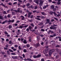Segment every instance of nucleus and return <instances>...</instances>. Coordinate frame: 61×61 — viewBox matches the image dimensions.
<instances>
[{
	"label": "nucleus",
	"instance_id": "12",
	"mask_svg": "<svg viewBox=\"0 0 61 61\" xmlns=\"http://www.w3.org/2000/svg\"><path fill=\"white\" fill-rule=\"evenodd\" d=\"M33 57L34 58H37V55H34L33 56Z\"/></svg>",
	"mask_w": 61,
	"mask_h": 61
},
{
	"label": "nucleus",
	"instance_id": "9",
	"mask_svg": "<svg viewBox=\"0 0 61 61\" xmlns=\"http://www.w3.org/2000/svg\"><path fill=\"white\" fill-rule=\"evenodd\" d=\"M37 58H38V57H40L41 56V54H38L37 55Z\"/></svg>",
	"mask_w": 61,
	"mask_h": 61
},
{
	"label": "nucleus",
	"instance_id": "15",
	"mask_svg": "<svg viewBox=\"0 0 61 61\" xmlns=\"http://www.w3.org/2000/svg\"><path fill=\"white\" fill-rule=\"evenodd\" d=\"M56 50L57 52H59V49L57 48H56Z\"/></svg>",
	"mask_w": 61,
	"mask_h": 61
},
{
	"label": "nucleus",
	"instance_id": "55",
	"mask_svg": "<svg viewBox=\"0 0 61 61\" xmlns=\"http://www.w3.org/2000/svg\"><path fill=\"white\" fill-rule=\"evenodd\" d=\"M50 29H51L52 30V29H53V27L52 26L50 27Z\"/></svg>",
	"mask_w": 61,
	"mask_h": 61
},
{
	"label": "nucleus",
	"instance_id": "49",
	"mask_svg": "<svg viewBox=\"0 0 61 61\" xmlns=\"http://www.w3.org/2000/svg\"><path fill=\"white\" fill-rule=\"evenodd\" d=\"M59 41H61V37H60V38H59Z\"/></svg>",
	"mask_w": 61,
	"mask_h": 61
},
{
	"label": "nucleus",
	"instance_id": "38",
	"mask_svg": "<svg viewBox=\"0 0 61 61\" xmlns=\"http://www.w3.org/2000/svg\"><path fill=\"white\" fill-rule=\"evenodd\" d=\"M36 17H37V18H41V16H37Z\"/></svg>",
	"mask_w": 61,
	"mask_h": 61
},
{
	"label": "nucleus",
	"instance_id": "51",
	"mask_svg": "<svg viewBox=\"0 0 61 61\" xmlns=\"http://www.w3.org/2000/svg\"><path fill=\"white\" fill-rule=\"evenodd\" d=\"M37 28V26H36L35 27L34 29H36Z\"/></svg>",
	"mask_w": 61,
	"mask_h": 61
},
{
	"label": "nucleus",
	"instance_id": "53",
	"mask_svg": "<svg viewBox=\"0 0 61 61\" xmlns=\"http://www.w3.org/2000/svg\"><path fill=\"white\" fill-rule=\"evenodd\" d=\"M28 26V25H25L24 26V27H26Z\"/></svg>",
	"mask_w": 61,
	"mask_h": 61
},
{
	"label": "nucleus",
	"instance_id": "44",
	"mask_svg": "<svg viewBox=\"0 0 61 61\" xmlns=\"http://www.w3.org/2000/svg\"><path fill=\"white\" fill-rule=\"evenodd\" d=\"M32 13L29 12V13L28 14L30 15H32Z\"/></svg>",
	"mask_w": 61,
	"mask_h": 61
},
{
	"label": "nucleus",
	"instance_id": "21",
	"mask_svg": "<svg viewBox=\"0 0 61 61\" xmlns=\"http://www.w3.org/2000/svg\"><path fill=\"white\" fill-rule=\"evenodd\" d=\"M23 52L24 53H26V52H27V51L25 49H24L23 50Z\"/></svg>",
	"mask_w": 61,
	"mask_h": 61
},
{
	"label": "nucleus",
	"instance_id": "14",
	"mask_svg": "<svg viewBox=\"0 0 61 61\" xmlns=\"http://www.w3.org/2000/svg\"><path fill=\"white\" fill-rule=\"evenodd\" d=\"M23 43H24V44H27V42H26V40H24V41H23Z\"/></svg>",
	"mask_w": 61,
	"mask_h": 61
},
{
	"label": "nucleus",
	"instance_id": "35",
	"mask_svg": "<svg viewBox=\"0 0 61 61\" xmlns=\"http://www.w3.org/2000/svg\"><path fill=\"white\" fill-rule=\"evenodd\" d=\"M60 37L59 36H58V37H56V39H59V38Z\"/></svg>",
	"mask_w": 61,
	"mask_h": 61
},
{
	"label": "nucleus",
	"instance_id": "52",
	"mask_svg": "<svg viewBox=\"0 0 61 61\" xmlns=\"http://www.w3.org/2000/svg\"><path fill=\"white\" fill-rule=\"evenodd\" d=\"M8 23H11V21L10 20H9L8 21Z\"/></svg>",
	"mask_w": 61,
	"mask_h": 61
},
{
	"label": "nucleus",
	"instance_id": "18",
	"mask_svg": "<svg viewBox=\"0 0 61 61\" xmlns=\"http://www.w3.org/2000/svg\"><path fill=\"white\" fill-rule=\"evenodd\" d=\"M30 5V4L29 3H28L26 4V5L27 6H29V5Z\"/></svg>",
	"mask_w": 61,
	"mask_h": 61
},
{
	"label": "nucleus",
	"instance_id": "58",
	"mask_svg": "<svg viewBox=\"0 0 61 61\" xmlns=\"http://www.w3.org/2000/svg\"><path fill=\"white\" fill-rule=\"evenodd\" d=\"M14 26H17V25H18V24H16V23H15V24H14Z\"/></svg>",
	"mask_w": 61,
	"mask_h": 61
},
{
	"label": "nucleus",
	"instance_id": "63",
	"mask_svg": "<svg viewBox=\"0 0 61 61\" xmlns=\"http://www.w3.org/2000/svg\"><path fill=\"white\" fill-rule=\"evenodd\" d=\"M6 42H8L9 41V40L8 39H6Z\"/></svg>",
	"mask_w": 61,
	"mask_h": 61
},
{
	"label": "nucleus",
	"instance_id": "47",
	"mask_svg": "<svg viewBox=\"0 0 61 61\" xmlns=\"http://www.w3.org/2000/svg\"><path fill=\"white\" fill-rule=\"evenodd\" d=\"M22 7H23V8H25V5H24L22 6Z\"/></svg>",
	"mask_w": 61,
	"mask_h": 61
},
{
	"label": "nucleus",
	"instance_id": "19",
	"mask_svg": "<svg viewBox=\"0 0 61 61\" xmlns=\"http://www.w3.org/2000/svg\"><path fill=\"white\" fill-rule=\"evenodd\" d=\"M30 45H29V44H26V47H30Z\"/></svg>",
	"mask_w": 61,
	"mask_h": 61
},
{
	"label": "nucleus",
	"instance_id": "24",
	"mask_svg": "<svg viewBox=\"0 0 61 61\" xmlns=\"http://www.w3.org/2000/svg\"><path fill=\"white\" fill-rule=\"evenodd\" d=\"M9 45L8 44H6L5 46V47L6 48H8V46H9Z\"/></svg>",
	"mask_w": 61,
	"mask_h": 61
},
{
	"label": "nucleus",
	"instance_id": "26",
	"mask_svg": "<svg viewBox=\"0 0 61 61\" xmlns=\"http://www.w3.org/2000/svg\"><path fill=\"white\" fill-rule=\"evenodd\" d=\"M9 51L10 52H13V51L11 49H9Z\"/></svg>",
	"mask_w": 61,
	"mask_h": 61
},
{
	"label": "nucleus",
	"instance_id": "41",
	"mask_svg": "<svg viewBox=\"0 0 61 61\" xmlns=\"http://www.w3.org/2000/svg\"><path fill=\"white\" fill-rule=\"evenodd\" d=\"M15 47L16 48H17L18 47V45H15Z\"/></svg>",
	"mask_w": 61,
	"mask_h": 61
},
{
	"label": "nucleus",
	"instance_id": "45",
	"mask_svg": "<svg viewBox=\"0 0 61 61\" xmlns=\"http://www.w3.org/2000/svg\"><path fill=\"white\" fill-rule=\"evenodd\" d=\"M17 4V2H14L13 4L15 5V4Z\"/></svg>",
	"mask_w": 61,
	"mask_h": 61
},
{
	"label": "nucleus",
	"instance_id": "23",
	"mask_svg": "<svg viewBox=\"0 0 61 61\" xmlns=\"http://www.w3.org/2000/svg\"><path fill=\"white\" fill-rule=\"evenodd\" d=\"M17 32L18 34H20L21 33L20 32V31L19 30H18Z\"/></svg>",
	"mask_w": 61,
	"mask_h": 61
},
{
	"label": "nucleus",
	"instance_id": "2",
	"mask_svg": "<svg viewBox=\"0 0 61 61\" xmlns=\"http://www.w3.org/2000/svg\"><path fill=\"white\" fill-rule=\"evenodd\" d=\"M43 2L42 1H40L39 3V5L40 6H42V4H43Z\"/></svg>",
	"mask_w": 61,
	"mask_h": 61
},
{
	"label": "nucleus",
	"instance_id": "29",
	"mask_svg": "<svg viewBox=\"0 0 61 61\" xmlns=\"http://www.w3.org/2000/svg\"><path fill=\"white\" fill-rule=\"evenodd\" d=\"M54 7L55 6H54V5H52L51 6V8L52 9H54Z\"/></svg>",
	"mask_w": 61,
	"mask_h": 61
},
{
	"label": "nucleus",
	"instance_id": "20",
	"mask_svg": "<svg viewBox=\"0 0 61 61\" xmlns=\"http://www.w3.org/2000/svg\"><path fill=\"white\" fill-rule=\"evenodd\" d=\"M7 53L8 54V55H10V53L9 52V51H7Z\"/></svg>",
	"mask_w": 61,
	"mask_h": 61
},
{
	"label": "nucleus",
	"instance_id": "10",
	"mask_svg": "<svg viewBox=\"0 0 61 61\" xmlns=\"http://www.w3.org/2000/svg\"><path fill=\"white\" fill-rule=\"evenodd\" d=\"M0 5H2V6H3V7H5V5H4V4H3V3H2L0 4Z\"/></svg>",
	"mask_w": 61,
	"mask_h": 61
},
{
	"label": "nucleus",
	"instance_id": "27",
	"mask_svg": "<svg viewBox=\"0 0 61 61\" xmlns=\"http://www.w3.org/2000/svg\"><path fill=\"white\" fill-rule=\"evenodd\" d=\"M41 14L42 15H45V13L44 12H41Z\"/></svg>",
	"mask_w": 61,
	"mask_h": 61
},
{
	"label": "nucleus",
	"instance_id": "8",
	"mask_svg": "<svg viewBox=\"0 0 61 61\" xmlns=\"http://www.w3.org/2000/svg\"><path fill=\"white\" fill-rule=\"evenodd\" d=\"M32 39V37H29V40L30 42L31 41V39Z\"/></svg>",
	"mask_w": 61,
	"mask_h": 61
},
{
	"label": "nucleus",
	"instance_id": "13",
	"mask_svg": "<svg viewBox=\"0 0 61 61\" xmlns=\"http://www.w3.org/2000/svg\"><path fill=\"white\" fill-rule=\"evenodd\" d=\"M23 27V25L20 26L19 27V28H21V29H22Z\"/></svg>",
	"mask_w": 61,
	"mask_h": 61
},
{
	"label": "nucleus",
	"instance_id": "36",
	"mask_svg": "<svg viewBox=\"0 0 61 61\" xmlns=\"http://www.w3.org/2000/svg\"><path fill=\"white\" fill-rule=\"evenodd\" d=\"M41 31L42 32H45V30H44V29H41Z\"/></svg>",
	"mask_w": 61,
	"mask_h": 61
},
{
	"label": "nucleus",
	"instance_id": "1",
	"mask_svg": "<svg viewBox=\"0 0 61 61\" xmlns=\"http://www.w3.org/2000/svg\"><path fill=\"white\" fill-rule=\"evenodd\" d=\"M50 48L48 49H47V51H48H48H50L49 53V56H51V54H52V53L54 52L55 51V49H52L51 50H50Z\"/></svg>",
	"mask_w": 61,
	"mask_h": 61
},
{
	"label": "nucleus",
	"instance_id": "61",
	"mask_svg": "<svg viewBox=\"0 0 61 61\" xmlns=\"http://www.w3.org/2000/svg\"><path fill=\"white\" fill-rule=\"evenodd\" d=\"M55 21V20L54 19H52L51 20V22H54Z\"/></svg>",
	"mask_w": 61,
	"mask_h": 61
},
{
	"label": "nucleus",
	"instance_id": "30",
	"mask_svg": "<svg viewBox=\"0 0 61 61\" xmlns=\"http://www.w3.org/2000/svg\"><path fill=\"white\" fill-rule=\"evenodd\" d=\"M32 27H31V26H30L29 27V29H30V30H31L32 29Z\"/></svg>",
	"mask_w": 61,
	"mask_h": 61
},
{
	"label": "nucleus",
	"instance_id": "37",
	"mask_svg": "<svg viewBox=\"0 0 61 61\" xmlns=\"http://www.w3.org/2000/svg\"><path fill=\"white\" fill-rule=\"evenodd\" d=\"M11 20V23H14V21H15V20Z\"/></svg>",
	"mask_w": 61,
	"mask_h": 61
},
{
	"label": "nucleus",
	"instance_id": "62",
	"mask_svg": "<svg viewBox=\"0 0 61 61\" xmlns=\"http://www.w3.org/2000/svg\"><path fill=\"white\" fill-rule=\"evenodd\" d=\"M6 36L7 37H9L10 36V35L9 34H7L6 35Z\"/></svg>",
	"mask_w": 61,
	"mask_h": 61
},
{
	"label": "nucleus",
	"instance_id": "6",
	"mask_svg": "<svg viewBox=\"0 0 61 61\" xmlns=\"http://www.w3.org/2000/svg\"><path fill=\"white\" fill-rule=\"evenodd\" d=\"M53 13H54V12H53L50 11L49 12V13L50 14H51V15H52Z\"/></svg>",
	"mask_w": 61,
	"mask_h": 61
},
{
	"label": "nucleus",
	"instance_id": "3",
	"mask_svg": "<svg viewBox=\"0 0 61 61\" xmlns=\"http://www.w3.org/2000/svg\"><path fill=\"white\" fill-rule=\"evenodd\" d=\"M48 33L49 34H50V33H54V31L53 30L51 31V30H49V31L48 32Z\"/></svg>",
	"mask_w": 61,
	"mask_h": 61
},
{
	"label": "nucleus",
	"instance_id": "50",
	"mask_svg": "<svg viewBox=\"0 0 61 61\" xmlns=\"http://www.w3.org/2000/svg\"><path fill=\"white\" fill-rule=\"evenodd\" d=\"M19 13H22V10H20L19 11Z\"/></svg>",
	"mask_w": 61,
	"mask_h": 61
},
{
	"label": "nucleus",
	"instance_id": "5",
	"mask_svg": "<svg viewBox=\"0 0 61 61\" xmlns=\"http://www.w3.org/2000/svg\"><path fill=\"white\" fill-rule=\"evenodd\" d=\"M40 46V44H39V43H37L35 45L36 46V47H38L39 46Z\"/></svg>",
	"mask_w": 61,
	"mask_h": 61
},
{
	"label": "nucleus",
	"instance_id": "42",
	"mask_svg": "<svg viewBox=\"0 0 61 61\" xmlns=\"http://www.w3.org/2000/svg\"><path fill=\"white\" fill-rule=\"evenodd\" d=\"M7 17L8 18H9L10 17V14H9L7 15Z\"/></svg>",
	"mask_w": 61,
	"mask_h": 61
},
{
	"label": "nucleus",
	"instance_id": "32",
	"mask_svg": "<svg viewBox=\"0 0 61 61\" xmlns=\"http://www.w3.org/2000/svg\"><path fill=\"white\" fill-rule=\"evenodd\" d=\"M18 1L19 2V3H21V2H22V0H18Z\"/></svg>",
	"mask_w": 61,
	"mask_h": 61
},
{
	"label": "nucleus",
	"instance_id": "59",
	"mask_svg": "<svg viewBox=\"0 0 61 61\" xmlns=\"http://www.w3.org/2000/svg\"><path fill=\"white\" fill-rule=\"evenodd\" d=\"M46 5H45L44 7H43V9H46Z\"/></svg>",
	"mask_w": 61,
	"mask_h": 61
},
{
	"label": "nucleus",
	"instance_id": "39",
	"mask_svg": "<svg viewBox=\"0 0 61 61\" xmlns=\"http://www.w3.org/2000/svg\"><path fill=\"white\" fill-rule=\"evenodd\" d=\"M56 47H60V45H57L56 46Z\"/></svg>",
	"mask_w": 61,
	"mask_h": 61
},
{
	"label": "nucleus",
	"instance_id": "60",
	"mask_svg": "<svg viewBox=\"0 0 61 61\" xmlns=\"http://www.w3.org/2000/svg\"><path fill=\"white\" fill-rule=\"evenodd\" d=\"M31 26H32V27H34V24H31Z\"/></svg>",
	"mask_w": 61,
	"mask_h": 61
},
{
	"label": "nucleus",
	"instance_id": "33",
	"mask_svg": "<svg viewBox=\"0 0 61 61\" xmlns=\"http://www.w3.org/2000/svg\"><path fill=\"white\" fill-rule=\"evenodd\" d=\"M18 48H19V50H21V47H20V46H19V47Z\"/></svg>",
	"mask_w": 61,
	"mask_h": 61
},
{
	"label": "nucleus",
	"instance_id": "34",
	"mask_svg": "<svg viewBox=\"0 0 61 61\" xmlns=\"http://www.w3.org/2000/svg\"><path fill=\"white\" fill-rule=\"evenodd\" d=\"M21 17H22V20H24V19H25V17L23 16H21Z\"/></svg>",
	"mask_w": 61,
	"mask_h": 61
},
{
	"label": "nucleus",
	"instance_id": "17",
	"mask_svg": "<svg viewBox=\"0 0 61 61\" xmlns=\"http://www.w3.org/2000/svg\"><path fill=\"white\" fill-rule=\"evenodd\" d=\"M46 21H47V23H49L50 22V19H47L46 20Z\"/></svg>",
	"mask_w": 61,
	"mask_h": 61
},
{
	"label": "nucleus",
	"instance_id": "4",
	"mask_svg": "<svg viewBox=\"0 0 61 61\" xmlns=\"http://www.w3.org/2000/svg\"><path fill=\"white\" fill-rule=\"evenodd\" d=\"M12 58H13V59H15L17 58V56H12Z\"/></svg>",
	"mask_w": 61,
	"mask_h": 61
},
{
	"label": "nucleus",
	"instance_id": "46",
	"mask_svg": "<svg viewBox=\"0 0 61 61\" xmlns=\"http://www.w3.org/2000/svg\"><path fill=\"white\" fill-rule=\"evenodd\" d=\"M56 8H54L53 9V11H56Z\"/></svg>",
	"mask_w": 61,
	"mask_h": 61
},
{
	"label": "nucleus",
	"instance_id": "7",
	"mask_svg": "<svg viewBox=\"0 0 61 61\" xmlns=\"http://www.w3.org/2000/svg\"><path fill=\"white\" fill-rule=\"evenodd\" d=\"M43 25V23L42 22L40 23L39 24H38V25H40L41 26V25Z\"/></svg>",
	"mask_w": 61,
	"mask_h": 61
},
{
	"label": "nucleus",
	"instance_id": "40",
	"mask_svg": "<svg viewBox=\"0 0 61 61\" xmlns=\"http://www.w3.org/2000/svg\"><path fill=\"white\" fill-rule=\"evenodd\" d=\"M31 60H31V59H30L29 58H27V60H29V61H31Z\"/></svg>",
	"mask_w": 61,
	"mask_h": 61
},
{
	"label": "nucleus",
	"instance_id": "16",
	"mask_svg": "<svg viewBox=\"0 0 61 61\" xmlns=\"http://www.w3.org/2000/svg\"><path fill=\"white\" fill-rule=\"evenodd\" d=\"M8 50V48L6 47H4V50Z\"/></svg>",
	"mask_w": 61,
	"mask_h": 61
},
{
	"label": "nucleus",
	"instance_id": "57",
	"mask_svg": "<svg viewBox=\"0 0 61 61\" xmlns=\"http://www.w3.org/2000/svg\"><path fill=\"white\" fill-rule=\"evenodd\" d=\"M29 22H32V20H29Z\"/></svg>",
	"mask_w": 61,
	"mask_h": 61
},
{
	"label": "nucleus",
	"instance_id": "54",
	"mask_svg": "<svg viewBox=\"0 0 61 61\" xmlns=\"http://www.w3.org/2000/svg\"><path fill=\"white\" fill-rule=\"evenodd\" d=\"M32 2V0H29V3H31Z\"/></svg>",
	"mask_w": 61,
	"mask_h": 61
},
{
	"label": "nucleus",
	"instance_id": "56",
	"mask_svg": "<svg viewBox=\"0 0 61 61\" xmlns=\"http://www.w3.org/2000/svg\"><path fill=\"white\" fill-rule=\"evenodd\" d=\"M56 27H53V29L54 30H56Z\"/></svg>",
	"mask_w": 61,
	"mask_h": 61
},
{
	"label": "nucleus",
	"instance_id": "22",
	"mask_svg": "<svg viewBox=\"0 0 61 61\" xmlns=\"http://www.w3.org/2000/svg\"><path fill=\"white\" fill-rule=\"evenodd\" d=\"M3 13L4 14H5V15H6V14H7V13H6V11H3Z\"/></svg>",
	"mask_w": 61,
	"mask_h": 61
},
{
	"label": "nucleus",
	"instance_id": "28",
	"mask_svg": "<svg viewBox=\"0 0 61 61\" xmlns=\"http://www.w3.org/2000/svg\"><path fill=\"white\" fill-rule=\"evenodd\" d=\"M10 10H7L6 12H7V13H8V14H9V12H10Z\"/></svg>",
	"mask_w": 61,
	"mask_h": 61
},
{
	"label": "nucleus",
	"instance_id": "31",
	"mask_svg": "<svg viewBox=\"0 0 61 61\" xmlns=\"http://www.w3.org/2000/svg\"><path fill=\"white\" fill-rule=\"evenodd\" d=\"M5 34V35H8V33L6 32V31H5L4 32Z\"/></svg>",
	"mask_w": 61,
	"mask_h": 61
},
{
	"label": "nucleus",
	"instance_id": "43",
	"mask_svg": "<svg viewBox=\"0 0 61 61\" xmlns=\"http://www.w3.org/2000/svg\"><path fill=\"white\" fill-rule=\"evenodd\" d=\"M26 31H27L28 32H29V29L28 28H27L26 30Z\"/></svg>",
	"mask_w": 61,
	"mask_h": 61
},
{
	"label": "nucleus",
	"instance_id": "11",
	"mask_svg": "<svg viewBox=\"0 0 61 61\" xmlns=\"http://www.w3.org/2000/svg\"><path fill=\"white\" fill-rule=\"evenodd\" d=\"M12 25H10L9 26L8 28L9 29H11V28H12Z\"/></svg>",
	"mask_w": 61,
	"mask_h": 61
},
{
	"label": "nucleus",
	"instance_id": "25",
	"mask_svg": "<svg viewBox=\"0 0 61 61\" xmlns=\"http://www.w3.org/2000/svg\"><path fill=\"white\" fill-rule=\"evenodd\" d=\"M1 53L2 54V55H5V52H1Z\"/></svg>",
	"mask_w": 61,
	"mask_h": 61
},
{
	"label": "nucleus",
	"instance_id": "64",
	"mask_svg": "<svg viewBox=\"0 0 61 61\" xmlns=\"http://www.w3.org/2000/svg\"><path fill=\"white\" fill-rule=\"evenodd\" d=\"M45 60H44V58H42L41 60V61H44Z\"/></svg>",
	"mask_w": 61,
	"mask_h": 61
},
{
	"label": "nucleus",
	"instance_id": "48",
	"mask_svg": "<svg viewBox=\"0 0 61 61\" xmlns=\"http://www.w3.org/2000/svg\"><path fill=\"white\" fill-rule=\"evenodd\" d=\"M33 15H31L30 17V18H33Z\"/></svg>",
	"mask_w": 61,
	"mask_h": 61
}]
</instances>
